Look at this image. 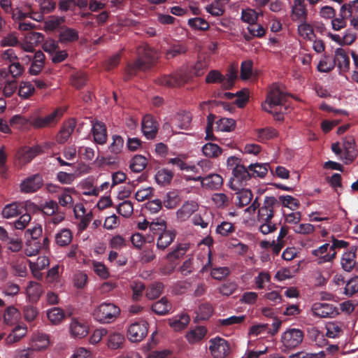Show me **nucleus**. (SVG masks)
<instances>
[{
    "instance_id": "nucleus-28",
    "label": "nucleus",
    "mask_w": 358,
    "mask_h": 358,
    "mask_svg": "<svg viewBox=\"0 0 358 358\" xmlns=\"http://www.w3.org/2000/svg\"><path fill=\"white\" fill-rule=\"evenodd\" d=\"M176 236L175 231L166 230L162 233L157 242V247L159 249L164 250L173 241Z\"/></svg>"
},
{
    "instance_id": "nucleus-56",
    "label": "nucleus",
    "mask_w": 358,
    "mask_h": 358,
    "mask_svg": "<svg viewBox=\"0 0 358 358\" xmlns=\"http://www.w3.org/2000/svg\"><path fill=\"white\" fill-rule=\"evenodd\" d=\"M131 289L133 292L132 299L135 301L140 300L145 290V285L139 281L134 280L130 284Z\"/></svg>"
},
{
    "instance_id": "nucleus-54",
    "label": "nucleus",
    "mask_w": 358,
    "mask_h": 358,
    "mask_svg": "<svg viewBox=\"0 0 358 358\" xmlns=\"http://www.w3.org/2000/svg\"><path fill=\"white\" fill-rule=\"evenodd\" d=\"M278 201L282 203V206L293 210L297 209L300 206L299 200L290 195L280 196Z\"/></svg>"
},
{
    "instance_id": "nucleus-1",
    "label": "nucleus",
    "mask_w": 358,
    "mask_h": 358,
    "mask_svg": "<svg viewBox=\"0 0 358 358\" xmlns=\"http://www.w3.org/2000/svg\"><path fill=\"white\" fill-rule=\"evenodd\" d=\"M138 52V58L133 63H129L126 66L124 78L125 81L129 80L140 71H145L150 69L157 59L155 50L149 46L139 48Z\"/></svg>"
},
{
    "instance_id": "nucleus-12",
    "label": "nucleus",
    "mask_w": 358,
    "mask_h": 358,
    "mask_svg": "<svg viewBox=\"0 0 358 358\" xmlns=\"http://www.w3.org/2000/svg\"><path fill=\"white\" fill-rule=\"evenodd\" d=\"M43 185V180L39 173L25 178L20 184V191L23 193H33L38 191Z\"/></svg>"
},
{
    "instance_id": "nucleus-23",
    "label": "nucleus",
    "mask_w": 358,
    "mask_h": 358,
    "mask_svg": "<svg viewBox=\"0 0 358 358\" xmlns=\"http://www.w3.org/2000/svg\"><path fill=\"white\" fill-rule=\"evenodd\" d=\"M197 208L198 205L196 202L187 201L178 210L176 213L177 217L181 221L186 220L192 214L197 210Z\"/></svg>"
},
{
    "instance_id": "nucleus-39",
    "label": "nucleus",
    "mask_w": 358,
    "mask_h": 358,
    "mask_svg": "<svg viewBox=\"0 0 358 358\" xmlns=\"http://www.w3.org/2000/svg\"><path fill=\"white\" fill-rule=\"evenodd\" d=\"M187 51V48L185 45L177 43L173 44L166 52V58L167 59H173L177 56L183 55Z\"/></svg>"
},
{
    "instance_id": "nucleus-40",
    "label": "nucleus",
    "mask_w": 358,
    "mask_h": 358,
    "mask_svg": "<svg viewBox=\"0 0 358 358\" xmlns=\"http://www.w3.org/2000/svg\"><path fill=\"white\" fill-rule=\"evenodd\" d=\"M27 334V327L17 326L13 331L6 337V343L8 345H11L14 343L18 342Z\"/></svg>"
},
{
    "instance_id": "nucleus-46",
    "label": "nucleus",
    "mask_w": 358,
    "mask_h": 358,
    "mask_svg": "<svg viewBox=\"0 0 358 358\" xmlns=\"http://www.w3.org/2000/svg\"><path fill=\"white\" fill-rule=\"evenodd\" d=\"M298 22H300L297 28L299 35L304 38L311 41L312 36H315L313 27L308 22V20Z\"/></svg>"
},
{
    "instance_id": "nucleus-63",
    "label": "nucleus",
    "mask_w": 358,
    "mask_h": 358,
    "mask_svg": "<svg viewBox=\"0 0 358 358\" xmlns=\"http://www.w3.org/2000/svg\"><path fill=\"white\" fill-rule=\"evenodd\" d=\"M258 18L257 13L252 9L243 10L241 14V20L248 23L250 25L257 22Z\"/></svg>"
},
{
    "instance_id": "nucleus-47",
    "label": "nucleus",
    "mask_w": 358,
    "mask_h": 358,
    "mask_svg": "<svg viewBox=\"0 0 358 358\" xmlns=\"http://www.w3.org/2000/svg\"><path fill=\"white\" fill-rule=\"evenodd\" d=\"M164 285L162 282H157L151 284L146 290L145 296L149 299H155L162 294Z\"/></svg>"
},
{
    "instance_id": "nucleus-3",
    "label": "nucleus",
    "mask_w": 358,
    "mask_h": 358,
    "mask_svg": "<svg viewBox=\"0 0 358 358\" xmlns=\"http://www.w3.org/2000/svg\"><path fill=\"white\" fill-rule=\"evenodd\" d=\"M280 206L279 201L274 196H266L262 206L258 210L257 221L261 223L259 231L268 234L277 229V224L271 222L274 216V208Z\"/></svg>"
},
{
    "instance_id": "nucleus-2",
    "label": "nucleus",
    "mask_w": 358,
    "mask_h": 358,
    "mask_svg": "<svg viewBox=\"0 0 358 358\" xmlns=\"http://www.w3.org/2000/svg\"><path fill=\"white\" fill-rule=\"evenodd\" d=\"M287 95L278 88L271 89L262 103V109L271 113L276 121H282L284 114L287 113L288 106L286 105Z\"/></svg>"
},
{
    "instance_id": "nucleus-4",
    "label": "nucleus",
    "mask_w": 358,
    "mask_h": 358,
    "mask_svg": "<svg viewBox=\"0 0 358 358\" xmlns=\"http://www.w3.org/2000/svg\"><path fill=\"white\" fill-rule=\"evenodd\" d=\"M349 243L343 240H338L333 237L332 245L324 243L317 249L312 250V255L316 257L318 264L332 262L336 255V249L347 248Z\"/></svg>"
},
{
    "instance_id": "nucleus-34",
    "label": "nucleus",
    "mask_w": 358,
    "mask_h": 358,
    "mask_svg": "<svg viewBox=\"0 0 358 358\" xmlns=\"http://www.w3.org/2000/svg\"><path fill=\"white\" fill-rule=\"evenodd\" d=\"M356 247H352L350 251L346 252L343 255L341 262L342 268H354L356 264V262L355 260L356 257Z\"/></svg>"
},
{
    "instance_id": "nucleus-15",
    "label": "nucleus",
    "mask_w": 358,
    "mask_h": 358,
    "mask_svg": "<svg viewBox=\"0 0 358 358\" xmlns=\"http://www.w3.org/2000/svg\"><path fill=\"white\" fill-rule=\"evenodd\" d=\"M311 310L315 315L320 317H332L338 313L334 305L327 303H315Z\"/></svg>"
},
{
    "instance_id": "nucleus-42",
    "label": "nucleus",
    "mask_w": 358,
    "mask_h": 358,
    "mask_svg": "<svg viewBox=\"0 0 358 358\" xmlns=\"http://www.w3.org/2000/svg\"><path fill=\"white\" fill-rule=\"evenodd\" d=\"M38 154V149L36 148H26L18 152L19 159L22 163L30 162Z\"/></svg>"
},
{
    "instance_id": "nucleus-22",
    "label": "nucleus",
    "mask_w": 358,
    "mask_h": 358,
    "mask_svg": "<svg viewBox=\"0 0 358 358\" xmlns=\"http://www.w3.org/2000/svg\"><path fill=\"white\" fill-rule=\"evenodd\" d=\"M222 184V176L217 173L209 174L202 180V187L209 189H218Z\"/></svg>"
},
{
    "instance_id": "nucleus-51",
    "label": "nucleus",
    "mask_w": 358,
    "mask_h": 358,
    "mask_svg": "<svg viewBox=\"0 0 358 358\" xmlns=\"http://www.w3.org/2000/svg\"><path fill=\"white\" fill-rule=\"evenodd\" d=\"M124 341V335L120 333H114L111 334L108 338V346L110 349L116 350L122 346Z\"/></svg>"
},
{
    "instance_id": "nucleus-45",
    "label": "nucleus",
    "mask_w": 358,
    "mask_h": 358,
    "mask_svg": "<svg viewBox=\"0 0 358 358\" xmlns=\"http://www.w3.org/2000/svg\"><path fill=\"white\" fill-rule=\"evenodd\" d=\"M148 164L147 159L143 155H136L133 157L130 164V169L132 171L140 173L145 169Z\"/></svg>"
},
{
    "instance_id": "nucleus-38",
    "label": "nucleus",
    "mask_w": 358,
    "mask_h": 358,
    "mask_svg": "<svg viewBox=\"0 0 358 358\" xmlns=\"http://www.w3.org/2000/svg\"><path fill=\"white\" fill-rule=\"evenodd\" d=\"M47 316L51 323L58 324L63 321L66 315L63 309L55 307L47 311Z\"/></svg>"
},
{
    "instance_id": "nucleus-11",
    "label": "nucleus",
    "mask_w": 358,
    "mask_h": 358,
    "mask_svg": "<svg viewBox=\"0 0 358 358\" xmlns=\"http://www.w3.org/2000/svg\"><path fill=\"white\" fill-rule=\"evenodd\" d=\"M62 115L59 108L55 110L45 117H34L30 120V124L35 129H42L55 124Z\"/></svg>"
},
{
    "instance_id": "nucleus-9",
    "label": "nucleus",
    "mask_w": 358,
    "mask_h": 358,
    "mask_svg": "<svg viewBox=\"0 0 358 358\" xmlns=\"http://www.w3.org/2000/svg\"><path fill=\"white\" fill-rule=\"evenodd\" d=\"M209 350L214 358H224L229 353V344L224 338L210 339Z\"/></svg>"
},
{
    "instance_id": "nucleus-26",
    "label": "nucleus",
    "mask_w": 358,
    "mask_h": 358,
    "mask_svg": "<svg viewBox=\"0 0 358 358\" xmlns=\"http://www.w3.org/2000/svg\"><path fill=\"white\" fill-rule=\"evenodd\" d=\"M76 123L73 121L65 123L56 136L57 142L60 144L66 142L74 131Z\"/></svg>"
},
{
    "instance_id": "nucleus-6",
    "label": "nucleus",
    "mask_w": 358,
    "mask_h": 358,
    "mask_svg": "<svg viewBox=\"0 0 358 358\" xmlns=\"http://www.w3.org/2000/svg\"><path fill=\"white\" fill-rule=\"evenodd\" d=\"M303 331L299 329H289L281 336V342L287 349H294L298 347L303 341Z\"/></svg>"
},
{
    "instance_id": "nucleus-13",
    "label": "nucleus",
    "mask_w": 358,
    "mask_h": 358,
    "mask_svg": "<svg viewBox=\"0 0 358 358\" xmlns=\"http://www.w3.org/2000/svg\"><path fill=\"white\" fill-rule=\"evenodd\" d=\"M308 9L305 0H294L291 6V18L294 22L308 20Z\"/></svg>"
},
{
    "instance_id": "nucleus-30",
    "label": "nucleus",
    "mask_w": 358,
    "mask_h": 358,
    "mask_svg": "<svg viewBox=\"0 0 358 358\" xmlns=\"http://www.w3.org/2000/svg\"><path fill=\"white\" fill-rule=\"evenodd\" d=\"M206 328L203 326H199L195 329L189 330L186 334V338L189 343H194L201 341L206 336Z\"/></svg>"
},
{
    "instance_id": "nucleus-19",
    "label": "nucleus",
    "mask_w": 358,
    "mask_h": 358,
    "mask_svg": "<svg viewBox=\"0 0 358 358\" xmlns=\"http://www.w3.org/2000/svg\"><path fill=\"white\" fill-rule=\"evenodd\" d=\"M188 249L189 245L187 244L179 243L173 250L167 254L166 259L168 262L173 266H176L180 260L184 257Z\"/></svg>"
},
{
    "instance_id": "nucleus-59",
    "label": "nucleus",
    "mask_w": 358,
    "mask_h": 358,
    "mask_svg": "<svg viewBox=\"0 0 358 358\" xmlns=\"http://www.w3.org/2000/svg\"><path fill=\"white\" fill-rule=\"evenodd\" d=\"M124 145V140L122 136L119 135L113 136V142L109 145L108 150L110 152L117 155L121 152Z\"/></svg>"
},
{
    "instance_id": "nucleus-60",
    "label": "nucleus",
    "mask_w": 358,
    "mask_h": 358,
    "mask_svg": "<svg viewBox=\"0 0 358 358\" xmlns=\"http://www.w3.org/2000/svg\"><path fill=\"white\" fill-rule=\"evenodd\" d=\"M73 192H74L73 188H64V192L59 196V203L62 206L65 207L73 203V198L71 196V193Z\"/></svg>"
},
{
    "instance_id": "nucleus-49",
    "label": "nucleus",
    "mask_w": 358,
    "mask_h": 358,
    "mask_svg": "<svg viewBox=\"0 0 358 358\" xmlns=\"http://www.w3.org/2000/svg\"><path fill=\"white\" fill-rule=\"evenodd\" d=\"M176 118L177 121L176 126L177 128L185 130L189 129L192 121V117L189 113H178Z\"/></svg>"
},
{
    "instance_id": "nucleus-8",
    "label": "nucleus",
    "mask_w": 358,
    "mask_h": 358,
    "mask_svg": "<svg viewBox=\"0 0 358 358\" xmlns=\"http://www.w3.org/2000/svg\"><path fill=\"white\" fill-rule=\"evenodd\" d=\"M249 166L246 168L243 165L234 166L232 171L233 177L231 178V187L234 189H238V186H243L250 179Z\"/></svg>"
},
{
    "instance_id": "nucleus-16",
    "label": "nucleus",
    "mask_w": 358,
    "mask_h": 358,
    "mask_svg": "<svg viewBox=\"0 0 358 358\" xmlns=\"http://www.w3.org/2000/svg\"><path fill=\"white\" fill-rule=\"evenodd\" d=\"M158 131V124L152 115H146L142 120V131L148 139L155 138Z\"/></svg>"
},
{
    "instance_id": "nucleus-5",
    "label": "nucleus",
    "mask_w": 358,
    "mask_h": 358,
    "mask_svg": "<svg viewBox=\"0 0 358 358\" xmlns=\"http://www.w3.org/2000/svg\"><path fill=\"white\" fill-rule=\"evenodd\" d=\"M120 312V308L115 304L103 302L94 308L92 316L101 324H111L117 320Z\"/></svg>"
},
{
    "instance_id": "nucleus-17",
    "label": "nucleus",
    "mask_w": 358,
    "mask_h": 358,
    "mask_svg": "<svg viewBox=\"0 0 358 358\" xmlns=\"http://www.w3.org/2000/svg\"><path fill=\"white\" fill-rule=\"evenodd\" d=\"M69 329L71 336L76 338H84L89 332V328L87 324L83 320L76 318L72 319Z\"/></svg>"
},
{
    "instance_id": "nucleus-62",
    "label": "nucleus",
    "mask_w": 358,
    "mask_h": 358,
    "mask_svg": "<svg viewBox=\"0 0 358 358\" xmlns=\"http://www.w3.org/2000/svg\"><path fill=\"white\" fill-rule=\"evenodd\" d=\"M64 22L62 17L52 16L45 22V27L47 30L53 31L60 27Z\"/></svg>"
},
{
    "instance_id": "nucleus-58",
    "label": "nucleus",
    "mask_w": 358,
    "mask_h": 358,
    "mask_svg": "<svg viewBox=\"0 0 358 358\" xmlns=\"http://www.w3.org/2000/svg\"><path fill=\"white\" fill-rule=\"evenodd\" d=\"M43 230L41 225H36L32 229H29L24 232V236L27 238V244H31V240L35 241L42 234Z\"/></svg>"
},
{
    "instance_id": "nucleus-18",
    "label": "nucleus",
    "mask_w": 358,
    "mask_h": 358,
    "mask_svg": "<svg viewBox=\"0 0 358 358\" xmlns=\"http://www.w3.org/2000/svg\"><path fill=\"white\" fill-rule=\"evenodd\" d=\"M94 140L96 143L103 145L107 141V129L106 124L99 120L92 122V129Z\"/></svg>"
},
{
    "instance_id": "nucleus-31",
    "label": "nucleus",
    "mask_w": 358,
    "mask_h": 358,
    "mask_svg": "<svg viewBox=\"0 0 358 358\" xmlns=\"http://www.w3.org/2000/svg\"><path fill=\"white\" fill-rule=\"evenodd\" d=\"M152 310L157 315H164L170 312L171 304L166 297H162L159 301L152 305Z\"/></svg>"
},
{
    "instance_id": "nucleus-36",
    "label": "nucleus",
    "mask_w": 358,
    "mask_h": 358,
    "mask_svg": "<svg viewBox=\"0 0 358 358\" xmlns=\"http://www.w3.org/2000/svg\"><path fill=\"white\" fill-rule=\"evenodd\" d=\"M236 194L238 200L236 206L239 208H243L248 205L251 202L253 196L251 190L248 189H242L236 192Z\"/></svg>"
},
{
    "instance_id": "nucleus-52",
    "label": "nucleus",
    "mask_w": 358,
    "mask_h": 358,
    "mask_svg": "<svg viewBox=\"0 0 358 358\" xmlns=\"http://www.w3.org/2000/svg\"><path fill=\"white\" fill-rule=\"evenodd\" d=\"M45 282L54 287L61 285L60 273L59 270H48Z\"/></svg>"
},
{
    "instance_id": "nucleus-20",
    "label": "nucleus",
    "mask_w": 358,
    "mask_h": 358,
    "mask_svg": "<svg viewBox=\"0 0 358 358\" xmlns=\"http://www.w3.org/2000/svg\"><path fill=\"white\" fill-rule=\"evenodd\" d=\"M161 85L174 87L183 85L185 83V78L181 74L164 75L156 80Z\"/></svg>"
},
{
    "instance_id": "nucleus-64",
    "label": "nucleus",
    "mask_w": 358,
    "mask_h": 358,
    "mask_svg": "<svg viewBox=\"0 0 358 358\" xmlns=\"http://www.w3.org/2000/svg\"><path fill=\"white\" fill-rule=\"evenodd\" d=\"M358 292V277L352 278L347 281L345 294L352 296Z\"/></svg>"
},
{
    "instance_id": "nucleus-27",
    "label": "nucleus",
    "mask_w": 358,
    "mask_h": 358,
    "mask_svg": "<svg viewBox=\"0 0 358 358\" xmlns=\"http://www.w3.org/2000/svg\"><path fill=\"white\" fill-rule=\"evenodd\" d=\"M189 316L186 313H182L173 318L169 319V325L175 331H179L185 329L189 323Z\"/></svg>"
},
{
    "instance_id": "nucleus-50",
    "label": "nucleus",
    "mask_w": 358,
    "mask_h": 358,
    "mask_svg": "<svg viewBox=\"0 0 358 358\" xmlns=\"http://www.w3.org/2000/svg\"><path fill=\"white\" fill-rule=\"evenodd\" d=\"M87 81V76L83 72H77L71 76V83L76 89L83 87Z\"/></svg>"
},
{
    "instance_id": "nucleus-35",
    "label": "nucleus",
    "mask_w": 358,
    "mask_h": 358,
    "mask_svg": "<svg viewBox=\"0 0 358 358\" xmlns=\"http://www.w3.org/2000/svg\"><path fill=\"white\" fill-rule=\"evenodd\" d=\"M326 335L329 338H335L340 337L343 333V324L338 322H329L326 325Z\"/></svg>"
},
{
    "instance_id": "nucleus-29",
    "label": "nucleus",
    "mask_w": 358,
    "mask_h": 358,
    "mask_svg": "<svg viewBox=\"0 0 358 358\" xmlns=\"http://www.w3.org/2000/svg\"><path fill=\"white\" fill-rule=\"evenodd\" d=\"M344 150V158L347 161L345 163L352 162L357 157L358 152L355 149V143L353 139L345 141L343 143Z\"/></svg>"
},
{
    "instance_id": "nucleus-21",
    "label": "nucleus",
    "mask_w": 358,
    "mask_h": 358,
    "mask_svg": "<svg viewBox=\"0 0 358 358\" xmlns=\"http://www.w3.org/2000/svg\"><path fill=\"white\" fill-rule=\"evenodd\" d=\"M335 64H337L338 67L343 72H348L350 69V58L345 50L338 48L335 51L334 57Z\"/></svg>"
},
{
    "instance_id": "nucleus-44",
    "label": "nucleus",
    "mask_w": 358,
    "mask_h": 358,
    "mask_svg": "<svg viewBox=\"0 0 358 358\" xmlns=\"http://www.w3.org/2000/svg\"><path fill=\"white\" fill-rule=\"evenodd\" d=\"M214 311L213 307L208 302H204L199 306L197 317L201 320H206L210 317Z\"/></svg>"
},
{
    "instance_id": "nucleus-32",
    "label": "nucleus",
    "mask_w": 358,
    "mask_h": 358,
    "mask_svg": "<svg viewBox=\"0 0 358 358\" xmlns=\"http://www.w3.org/2000/svg\"><path fill=\"white\" fill-rule=\"evenodd\" d=\"M73 234L70 229H63L55 234V243L57 245L64 247L68 245L72 241Z\"/></svg>"
},
{
    "instance_id": "nucleus-14",
    "label": "nucleus",
    "mask_w": 358,
    "mask_h": 358,
    "mask_svg": "<svg viewBox=\"0 0 358 358\" xmlns=\"http://www.w3.org/2000/svg\"><path fill=\"white\" fill-rule=\"evenodd\" d=\"M34 206L31 202H13L6 205L3 210L2 215L6 218H11L22 214L29 206Z\"/></svg>"
},
{
    "instance_id": "nucleus-43",
    "label": "nucleus",
    "mask_w": 358,
    "mask_h": 358,
    "mask_svg": "<svg viewBox=\"0 0 358 358\" xmlns=\"http://www.w3.org/2000/svg\"><path fill=\"white\" fill-rule=\"evenodd\" d=\"M202 152L207 157L216 158L222 154V150L217 144L208 143L203 146Z\"/></svg>"
},
{
    "instance_id": "nucleus-37",
    "label": "nucleus",
    "mask_w": 358,
    "mask_h": 358,
    "mask_svg": "<svg viewBox=\"0 0 358 358\" xmlns=\"http://www.w3.org/2000/svg\"><path fill=\"white\" fill-rule=\"evenodd\" d=\"M173 178V173L169 169H162L159 170L155 175L156 182L161 185H169Z\"/></svg>"
},
{
    "instance_id": "nucleus-53",
    "label": "nucleus",
    "mask_w": 358,
    "mask_h": 358,
    "mask_svg": "<svg viewBox=\"0 0 358 358\" xmlns=\"http://www.w3.org/2000/svg\"><path fill=\"white\" fill-rule=\"evenodd\" d=\"M188 25L196 30L206 31L209 29L208 22L201 17L189 19Z\"/></svg>"
},
{
    "instance_id": "nucleus-48",
    "label": "nucleus",
    "mask_w": 358,
    "mask_h": 358,
    "mask_svg": "<svg viewBox=\"0 0 358 358\" xmlns=\"http://www.w3.org/2000/svg\"><path fill=\"white\" fill-rule=\"evenodd\" d=\"M217 129L221 131H231L236 127V121L231 118H220L216 122Z\"/></svg>"
},
{
    "instance_id": "nucleus-41",
    "label": "nucleus",
    "mask_w": 358,
    "mask_h": 358,
    "mask_svg": "<svg viewBox=\"0 0 358 358\" xmlns=\"http://www.w3.org/2000/svg\"><path fill=\"white\" fill-rule=\"evenodd\" d=\"M278 136V131L273 127H266L257 130V137L259 142L264 143Z\"/></svg>"
},
{
    "instance_id": "nucleus-55",
    "label": "nucleus",
    "mask_w": 358,
    "mask_h": 358,
    "mask_svg": "<svg viewBox=\"0 0 358 358\" xmlns=\"http://www.w3.org/2000/svg\"><path fill=\"white\" fill-rule=\"evenodd\" d=\"M149 228L154 235H160L164 231H166V223L163 219L159 218L156 221L150 222Z\"/></svg>"
},
{
    "instance_id": "nucleus-57",
    "label": "nucleus",
    "mask_w": 358,
    "mask_h": 358,
    "mask_svg": "<svg viewBox=\"0 0 358 358\" xmlns=\"http://www.w3.org/2000/svg\"><path fill=\"white\" fill-rule=\"evenodd\" d=\"M35 91L32 84L29 82H22L20 83L18 95L23 99H28Z\"/></svg>"
},
{
    "instance_id": "nucleus-33",
    "label": "nucleus",
    "mask_w": 358,
    "mask_h": 358,
    "mask_svg": "<svg viewBox=\"0 0 358 358\" xmlns=\"http://www.w3.org/2000/svg\"><path fill=\"white\" fill-rule=\"evenodd\" d=\"M269 167V164H259V163H255V164H251L249 165L250 171V178H264L267 172L268 169Z\"/></svg>"
},
{
    "instance_id": "nucleus-24",
    "label": "nucleus",
    "mask_w": 358,
    "mask_h": 358,
    "mask_svg": "<svg viewBox=\"0 0 358 358\" xmlns=\"http://www.w3.org/2000/svg\"><path fill=\"white\" fill-rule=\"evenodd\" d=\"M78 38V32L76 29L65 26L61 27L59 34V41L61 43L75 42Z\"/></svg>"
},
{
    "instance_id": "nucleus-7",
    "label": "nucleus",
    "mask_w": 358,
    "mask_h": 358,
    "mask_svg": "<svg viewBox=\"0 0 358 358\" xmlns=\"http://www.w3.org/2000/svg\"><path fill=\"white\" fill-rule=\"evenodd\" d=\"M148 323L145 320H141L132 323L127 329V337L131 342H140L148 334Z\"/></svg>"
},
{
    "instance_id": "nucleus-10",
    "label": "nucleus",
    "mask_w": 358,
    "mask_h": 358,
    "mask_svg": "<svg viewBox=\"0 0 358 358\" xmlns=\"http://www.w3.org/2000/svg\"><path fill=\"white\" fill-rule=\"evenodd\" d=\"M62 115L59 108L55 110L45 117H34L30 120V124L35 129H42L55 124Z\"/></svg>"
},
{
    "instance_id": "nucleus-25",
    "label": "nucleus",
    "mask_w": 358,
    "mask_h": 358,
    "mask_svg": "<svg viewBox=\"0 0 358 358\" xmlns=\"http://www.w3.org/2000/svg\"><path fill=\"white\" fill-rule=\"evenodd\" d=\"M43 292L42 287L38 282L30 281L26 289V293L29 301L36 303Z\"/></svg>"
},
{
    "instance_id": "nucleus-61",
    "label": "nucleus",
    "mask_w": 358,
    "mask_h": 358,
    "mask_svg": "<svg viewBox=\"0 0 358 358\" xmlns=\"http://www.w3.org/2000/svg\"><path fill=\"white\" fill-rule=\"evenodd\" d=\"M117 213L124 217H129L133 213V204L129 201H124L117 208Z\"/></svg>"
}]
</instances>
